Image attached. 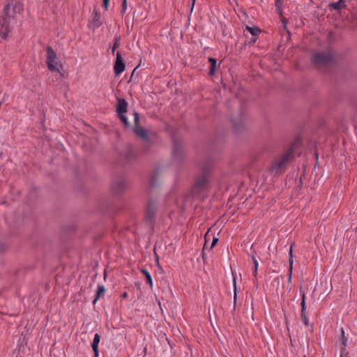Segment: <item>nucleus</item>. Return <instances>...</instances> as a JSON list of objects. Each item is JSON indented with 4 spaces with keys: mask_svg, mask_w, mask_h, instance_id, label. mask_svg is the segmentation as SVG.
<instances>
[{
    "mask_svg": "<svg viewBox=\"0 0 357 357\" xmlns=\"http://www.w3.org/2000/svg\"><path fill=\"white\" fill-rule=\"evenodd\" d=\"M24 10L20 2L8 3L3 9L2 15L0 16V36L6 39L8 33L10 31V26L15 20V15L20 14Z\"/></svg>",
    "mask_w": 357,
    "mask_h": 357,
    "instance_id": "f257e3e1",
    "label": "nucleus"
},
{
    "mask_svg": "<svg viewBox=\"0 0 357 357\" xmlns=\"http://www.w3.org/2000/svg\"><path fill=\"white\" fill-rule=\"evenodd\" d=\"M295 147L291 145L285 153L275 158L269 167V172L273 176L283 174L294 157Z\"/></svg>",
    "mask_w": 357,
    "mask_h": 357,
    "instance_id": "f03ea898",
    "label": "nucleus"
},
{
    "mask_svg": "<svg viewBox=\"0 0 357 357\" xmlns=\"http://www.w3.org/2000/svg\"><path fill=\"white\" fill-rule=\"evenodd\" d=\"M213 166V162L211 159H206L201 165L202 174L197 177L195 185L192 188V193L194 196L198 195L207 187L209 172Z\"/></svg>",
    "mask_w": 357,
    "mask_h": 357,
    "instance_id": "7ed1b4c3",
    "label": "nucleus"
},
{
    "mask_svg": "<svg viewBox=\"0 0 357 357\" xmlns=\"http://www.w3.org/2000/svg\"><path fill=\"white\" fill-rule=\"evenodd\" d=\"M312 63L319 69L333 64L334 57L331 52H320L314 54Z\"/></svg>",
    "mask_w": 357,
    "mask_h": 357,
    "instance_id": "20e7f679",
    "label": "nucleus"
},
{
    "mask_svg": "<svg viewBox=\"0 0 357 357\" xmlns=\"http://www.w3.org/2000/svg\"><path fill=\"white\" fill-rule=\"evenodd\" d=\"M134 116L135 126L133 128V132L137 136L142 138V139L145 143L144 149H147L149 146L151 144V139L147 133L146 130L139 126V114L137 112H135Z\"/></svg>",
    "mask_w": 357,
    "mask_h": 357,
    "instance_id": "39448f33",
    "label": "nucleus"
},
{
    "mask_svg": "<svg viewBox=\"0 0 357 357\" xmlns=\"http://www.w3.org/2000/svg\"><path fill=\"white\" fill-rule=\"evenodd\" d=\"M47 65L51 71L59 72L61 67V65L57 61L56 52L50 46L47 47Z\"/></svg>",
    "mask_w": 357,
    "mask_h": 357,
    "instance_id": "423d86ee",
    "label": "nucleus"
},
{
    "mask_svg": "<svg viewBox=\"0 0 357 357\" xmlns=\"http://www.w3.org/2000/svg\"><path fill=\"white\" fill-rule=\"evenodd\" d=\"M173 148L172 154L174 159L182 161L185 157V151L183 142L181 139L174 138L172 140Z\"/></svg>",
    "mask_w": 357,
    "mask_h": 357,
    "instance_id": "0eeeda50",
    "label": "nucleus"
},
{
    "mask_svg": "<svg viewBox=\"0 0 357 357\" xmlns=\"http://www.w3.org/2000/svg\"><path fill=\"white\" fill-rule=\"evenodd\" d=\"M129 186L128 181L125 178H118L112 183V190L116 195L123 192Z\"/></svg>",
    "mask_w": 357,
    "mask_h": 357,
    "instance_id": "6e6552de",
    "label": "nucleus"
},
{
    "mask_svg": "<svg viewBox=\"0 0 357 357\" xmlns=\"http://www.w3.org/2000/svg\"><path fill=\"white\" fill-rule=\"evenodd\" d=\"M158 209V204L155 200L150 199L146 211V220L152 224L155 220V214Z\"/></svg>",
    "mask_w": 357,
    "mask_h": 357,
    "instance_id": "1a4fd4ad",
    "label": "nucleus"
},
{
    "mask_svg": "<svg viewBox=\"0 0 357 357\" xmlns=\"http://www.w3.org/2000/svg\"><path fill=\"white\" fill-rule=\"evenodd\" d=\"M245 116L241 112L238 119L232 120L233 126L237 132H241L245 128Z\"/></svg>",
    "mask_w": 357,
    "mask_h": 357,
    "instance_id": "9d476101",
    "label": "nucleus"
},
{
    "mask_svg": "<svg viewBox=\"0 0 357 357\" xmlns=\"http://www.w3.org/2000/svg\"><path fill=\"white\" fill-rule=\"evenodd\" d=\"M114 70L116 75H120L125 70V64L123 58L119 52L116 53V59L114 65Z\"/></svg>",
    "mask_w": 357,
    "mask_h": 357,
    "instance_id": "9b49d317",
    "label": "nucleus"
},
{
    "mask_svg": "<svg viewBox=\"0 0 357 357\" xmlns=\"http://www.w3.org/2000/svg\"><path fill=\"white\" fill-rule=\"evenodd\" d=\"M301 320L305 326L309 325V320L306 315V304H305V295L304 292L301 291Z\"/></svg>",
    "mask_w": 357,
    "mask_h": 357,
    "instance_id": "f8f14e48",
    "label": "nucleus"
},
{
    "mask_svg": "<svg viewBox=\"0 0 357 357\" xmlns=\"http://www.w3.org/2000/svg\"><path fill=\"white\" fill-rule=\"evenodd\" d=\"M100 18V13L96 10L93 11L92 14V20L89 22L90 28L93 29H98L102 24Z\"/></svg>",
    "mask_w": 357,
    "mask_h": 357,
    "instance_id": "ddd939ff",
    "label": "nucleus"
},
{
    "mask_svg": "<svg viewBox=\"0 0 357 357\" xmlns=\"http://www.w3.org/2000/svg\"><path fill=\"white\" fill-rule=\"evenodd\" d=\"M121 156L128 162H131L136 160L137 156L131 147L126 148L121 153Z\"/></svg>",
    "mask_w": 357,
    "mask_h": 357,
    "instance_id": "4468645a",
    "label": "nucleus"
},
{
    "mask_svg": "<svg viewBox=\"0 0 357 357\" xmlns=\"http://www.w3.org/2000/svg\"><path fill=\"white\" fill-rule=\"evenodd\" d=\"M128 102L123 98H119L116 106V112L118 114H125L127 112Z\"/></svg>",
    "mask_w": 357,
    "mask_h": 357,
    "instance_id": "2eb2a0df",
    "label": "nucleus"
},
{
    "mask_svg": "<svg viewBox=\"0 0 357 357\" xmlns=\"http://www.w3.org/2000/svg\"><path fill=\"white\" fill-rule=\"evenodd\" d=\"M101 336L98 333H96L91 343V347L94 352V357H98V344L100 341Z\"/></svg>",
    "mask_w": 357,
    "mask_h": 357,
    "instance_id": "dca6fc26",
    "label": "nucleus"
},
{
    "mask_svg": "<svg viewBox=\"0 0 357 357\" xmlns=\"http://www.w3.org/2000/svg\"><path fill=\"white\" fill-rule=\"evenodd\" d=\"M159 173L158 171L154 172L151 176L150 186L155 188L159 185Z\"/></svg>",
    "mask_w": 357,
    "mask_h": 357,
    "instance_id": "f3484780",
    "label": "nucleus"
},
{
    "mask_svg": "<svg viewBox=\"0 0 357 357\" xmlns=\"http://www.w3.org/2000/svg\"><path fill=\"white\" fill-rule=\"evenodd\" d=\"M329 7L331 9L335 10H340L342 8H344L346 7L345 0H339L337 2H333L329 4Z\"/></svg>",
    "mask_w": 357,
    "mask_h": 357,
    "instance_id": "a211bd4d",
    "label": "nucleus"
},
{
    "mask_svg": "<svg viewBox=\"0 0 357 357\" xmlns=\"http://www.w3.org/2000/svg\"><path fill=\"white\" fill-rule=\"evenodd\" d=\"M208 62L210 63L209 75H215V71H216L217 61L214 58L209 57Z\"/></svg>",
    "mask_w": 357,
    "mask_h": 357,
    "instance_id": "6ab92c4d",
    "label": "nucleus"
},
{
    "mask_svg": "<svg viewBox=\"0 0 357 357\" xmlns=\"http://www.w3.org/2000/svg\"><path fill=\"white\" fill-rule=\"evenodd\" d=\"M105 292V287L103 285L99 284L98 286V289L96 291V297L93 301V304H95L96 303V301L100 298V296H102L104 294Z\"/></svg>",
    "mask_w": 357,
    "mask_h": 357,
    "instance_id": "aec40b11",
    "label": "nucleus"
},
{
    "mask_svg": "<svg viewBox=\"0 0 357 357\" xmlns=\"http://www.w3.org/2000/svg\"><path fill=\"white\" fill-rule=\"evenodd\" d=\"M121 45V36H115L114 38V43L112 47V54H114L115 50L119 48Z\"/></svg>",
    "mask_w": 357,
    "mask_h": 357,
    "instance_id": "412c9836",
    "label": "nucleus"
},
{
    "mask_svg": "<svg viewBox=\"0 0 357 357\" xmlns=\"http://www.w3.org/2000/svg\"><path fill=\"white\" fill-rule=\"evenodd\" d=\"M141 273L144 275V277L146 278V282L147 283L151 286L152 287L153 286V280H152V278H151V274L149 273V272L145 269V268H142L141 269Z\"/></svg>",
    "mask_w": 357,
    "mask_h": 357,
    "instance_id": "4be33fe9",
    "label": "nucleus"
},
{
    "mask_svg": "<svg viewBox=\"0 0 357 357\" xmlns=\"http://www.w3.org/2000/svg\"><path fill=\"white\" fill-rule=\"evenodd\" d=\"M246 29L252 36H257L261 31L260 29L257 26H246Z\"/></svg>",
    "mask_w": 357,
    "mask_h": 357,
    "instance_id": "5701e85b",
    "label": "nucleus"
},
{
    "mask_svg": "<svg viewBox=\"0 0 357 357\" xmlns=\"http://www.w3.org/2000/svg\"><path fill=\"white\" fill-rule=\"evenodd\" d=\"M341 333H342V337H341L340 340H341V344L343 346L341 348V351L343 352L346 349V347L347 345V338L345 337L344 331L343 328H341Z\"/></svg>",
    "mask_w": 357,
    "mask_h": 357,
    "instance_id": "b1692460",
    "label": "nucleus"
},
{
    "mask_svg": "<svg viewBox=\"0 0 357 357\" xmlns=\"http://www.w3.org/2000/svg\"><path fill=\"white\" fill-rule=\"evenodd\" d=\"M295 245V243H292L290 245V248H289V266L290 267H293V263H294V261H293V249H294V247Z\"/></svg>",
    "mask_w": 357,
    "mask_h": 357,
    "instance_id": "393cba45",
    "label": "nucleus"
},
{
    "mask_svg": "<svg viewBox=\"0 0 357 357\" xmlns=\"http://www.w3.org/2000/svg\"><path fill=\"white\" fill-rule=\"evenodd\" d=\"M118 116L121 119V121L123 122V123L124 124V126L126 128L130 127V123L128 122V120L127 117L124 115V114H118Z\"/></svg>",
    "mask_w": 357,
    "mask_h": 357,
    "instance_id": "a878e982",
    "label": "nucleus"
},
{
    "mask_svg": "<svg viewBox=\"0 0 357 357\" xmlns=\"http://www.w3.org/2000/svg\"><path fill=\"white\" fill-rule=\"evenodd\" d=\"M282 3L283 1L282 0H275V7L277 8V10H278L280 15H282V10L280 9V7L282 5Z\"/></svg>",
    "mask_w": 357,
    "mask_h": 357,
    "instance_id": "bb28decb",
    "label": "nucleus"
},
{
    "mask_svg": "<svg viewBox=\"0 0 357 357\" xmlns=\"http://www.w3.org/2000/svg\"><path fill=\"white\" fill-rule=\"evenodd\" d=\"M218 241H219L218 237L213 236V241H212L211 245V246L209 248V250L212 249L217 244Z\"/></svg>",
    "mask_w": 357,
    "mask_h": 357,
    "instance_id": "cd10ccee",
    "label": "nucleus"
},
{
    "mask_svg": "<svg viewBox=\"0 0 357 357\" xmlns=\"http://www.w3.org/2000/svg\"><path fill=\"white\" fill-rule=\"evenodd\" d=\"M292 271H293V267H289V275H288V282H291V277H292Z\"/></svg>",
    "mask_w": 357,
    "mask_h": 357,
    "instance_id": "c85d7f7f",
    "label": "nucleus"
},
{
    "mask_svg": "<svg viewBox=\"0 0 357 357\" xmlns=\"http://www.w3.org/2000/svg\"><path fill=\"white\" fill-rule=\"evenodd\" d=\"M126 8H127V1L123 0V3H122V13H124L126 12Z\"/></svg>",
    "mask_w": 357,
    "mask_h": 357,
    "instance_id": "c756f323",
    "label": "nucleus"
},
{
    "mask_svg": "<svg viewBox=\"0 0 357 357\" xmlns=\"http://www.w3.org/2000/svg\"><path fill=\"white\" fill-rule=\"evenodd\" d=\"M252 260H253V264H254V268L258 269L259 264H258L257 260L256 259V258L254 256H252Z\"/></svg>",
    "mask_w": 357,
    "mask_h": 357,
    "instance_id": "7c9ffc66",
    "label": "nucleus"
},
{
    "mask_svg": "<svg viewBox=\"0 0 357 357\" xmlns=\"http://www.w3.org/2000/svg\"><path fill=\"white\" fill-rule=\"evenodd\" d=\"M109 2V0H103V6L105 10L107 9Z\"/></svg>",
    "mask_w": 357,
    "mask_h": 357,
    "instance_id": "2f4dec72",
    "label": "nucleus"
},
{
    "mask_svg": "<svg viewBox=\"0 0 357 357\" xmlns=\"http://www.w3.org/2000/svg\"><path fill=\"white\" fill-rule=\"evenodd\" d=\"M257 270L258 269H256V268L253 269V276L255 278V279L253 280L254 282H255L257 280L256 278H257Z\"/></svg>",
    "mask_w": 357,
    "mask_h": 357,
    "instance_id": "473e14b6",
    "label": "nucleus"
},
{
    "mask_svg": "<svg viewBox=\"0 0 357 357\" xmlns=\"http://www.w3.org/2000/svg\"><path fill=\"white\" fill-rule=\"evenodd\" d=\"M206 249V242L205 243V245H204L203 250H202V257H203V259L205 258V250Z\"/></svg>",
    "mask_w": 357,
    "mask_h": 357,
    "instance_id": "72a5a7b5",
    "label": "nucleus"
},
{
    "mask_svg": "<svg viewBox=\"0 0 357 357\" xmlns=\"http://www.w3.org/2000/svg\"><path fill=\"white\" fill-rule=\"evenodd\" d=\"M231 272H233V271H231ZM232 275H233L234 286V287L236 288V277H235V275H234V273H232Z\"/></svg>",
    "mask_w": 357,
    "mask_h": 357,
    "instance_id": "f704fd0d",
    "label": "nucleus"
},
{
    "mask_svg": "<svg viewBox=\"0 0 357 357\" xmlns=\"http://www.w3.org/2000/svg\"><path fill=\"white\" fill-rule=\"evenodd\" d=\"M128 297V293L127 292H124L123 294H122V298H126Z\"/></svg>",
    "mask_w": 357,
    "mask_h": 357,
    "instance_id": "c9c22d12",
    "label": "nucleus"
},
{
    "mask_svg": "<svg viewBox=\"0 0 357 357\" xmlns=\"http://www.w3.org/2000/svg\"><path fill=\"white\" fill-rule=\"evenodd\" d=\"M156 261H157L158 267L159 268H161V267H160V264H159L158 259H157Z\"/></svg>",
    "mask_w": 357,
    "mask_h": 357,
    "instance_id": "e433bc0d",
    "label": "nucleus"
},
{
    "mask_svg": "<svg viewBox=\"0 0 357 357\" xmlns=\"http://www.w3.org/2000/svg\"><path fill=\"white\" fill-rule=\"evenodd\" d=\"M106 276H107V273H106V271H105V272H104V278H105V279Z\"/></svg>",
    "mask_w": 357,
    "mask_h": 357,
    "instance_id": "4c0bfd02",
    "label": "nucleus"
},
{
    "mask_svg": "<svg viewBox=\"0 0 357 357\" xmlns=\"http://www.w3.org/2000/svg\"><path fill=\"white\" fill-rule=\"evenodd\" d=\"M220 82H221V84L223 83V77H221Z\"/></svg>",
    "mask_w": 357,
    "mask_h": 357,
    "instance_id": "58836bf2",
    "label": "nucleus"
},
{
    "mask_svg": "<svg viewBox=\"0 0 357 357\" xmlns=\"http://www.w3.org/2000/svg\"><path fill=\"white\" fill-rule=\"evenodd\" d=\"M192 1H193V3H192V6H193L195 4V0H192Z\"/></svg>",
    "mask_w": 357,
    "mask_h": 357,
    "instance_id": "ea45409f",
    "label": "nucleus"
},
{
    "mask_svg": "<svg viewBox=\"0 0 357 357\" xmlns=\"http://www.w3.org/2000/svg\"><path fill=\"white\" fill-rule=\"evenodd\" d=\"M304 357H306V356H304Z\"/></svg>",
    "mask_w": 357,
    "mask_h": 357,
    "instance_id": "a19ab883",
    "label": "nucleus"
}]
</instances>
